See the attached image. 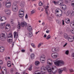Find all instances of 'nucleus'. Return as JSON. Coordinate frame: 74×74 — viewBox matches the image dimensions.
<instances>
[{
	"label": "nucleus",
	"mask_w": 74,
	"mask_h": 74,
	"mask_svg": "<svg viewBox=\"0 0 74 74\" xmlns=\"http://www.w3.org/2000/svg\"><path fill=\"white\" fill-rule=\"evenodd\" d=\"M71 5L72 6L74 7V3H71Z\"/></svg>",
	"instance_id": "nucleus-59"
},
{
	"label": "nucleus",
	"mask_w": 74,
	"mask_h": 74,
	"mask_svg": "<svg viewBox=\"0 0 74 74\" xmlns=\"http://www.w3.org/2000/svg\"><path fill=\"white\" fill-rule=\"evenodd\" d=\"M35 65H38L40 64V62L38 61H36L35 62Z\"/></svg>",
	"instance_id": "nucleus-29"
},
{
	"label": "nucleus",
	"mask_w": 74,
	"mask_h": 74,
	"mask_svg": "<svg viewBox=\"0 0 74 74\" xmlns=\"http://www.w3.org/2000/svg\"><path fill=\"white\" fill-rule=\"evenodd\" d=\"M61 10L59 9H57L56 10L55 14L56 16L58 17H60L62 16V12H61Z\"/></svg>",
	"instance_id": "nucleus-2"
},
{
	"label": "nucleus",
	"mask_w": 74,
	"mask_h": 74,
	"mask_svg": "<svg viewBox=\"0 0 74 74\" xmlns=\"http://www.w3.org/2000/svg\"><path fill=\"white\" fill-rule=\"evenodd\" d=\"M43 44V43H39L38 46V48H40L41 45H42Z\"/></svg>",
	"instance_id": "nucleus-34"
},
{
	"label": "nucleus",
	"mask_w": 74,
	"mask_h": 74,
	"mask_svg": "<svg viewBox=\"0 0 74 74\" xmlns=\"http://www.w3.org/2000/svg\"><path fill=\"white\" fill-rule=\"evenodd\" d=\"M51 74L53 73L54 74H56L58 71V68L55 65H53L51 67Z\"/></svg>",
	"instance_id": "nucleus-3"
},
{
	"label": "nucleus",
	"mask_w": 74,
	"mask_h": 74,
	"mask_svg": "<svg viewBox=\"0 0 74 74\" xmlns=\"http://www.w3.org/2000/svg\"><path fill=\"white\" fill-rule=\"evenodd\" d=\"M22 12H23V14H24V11L22 9H21L20 10L19 13H22Z\"/></svg>",
	"instance_id": "nucleus-33"
},
{
	"label": "nucleus",
	"mask_w": 74,
	"mask_h": 74,
	"mask_svg": "<svg viewBox=\"0 0 74 74\" xmlns=\"http://www.w3.org/2000/svg\"><path fill=\"white\" fill-rule=\"evenodd\" d=\"M3 64V62L2 60H0V65H2Z\"/></svg>",
	"instance_id": "nucleus-39"
},
{
	"label": "nucleus",
	"mask_w": 74,
	"mask_h": 74,
	"mask_svg": "<svg viewBox=\"0 0 74 74\" xmlns=\"http://www.w3.org/2000/svg\"><path fill=\"white\" fill-rule=\"evenodd\" d=\"M70 25L71 26H71H72V28H73V29H74V23L72 22L70 23Z\"/></svg>",
	"instance_id": "nucleus-26"
},
{
	"label": "nucleus",
	"mask_w": 74,
	"mask_h": 74,
	"mask_svg": "<svg viewBox=\"0 0 74 74\" xmlns=\"http://www.w3.org/2000/svg\"><path fill=\"white\" fill-rule=\"evenodd\" d=\"M27 29L29 31H31L32 30V28L31 27V26H29L27 27Z\"/></svg>",
	"instance_id": "nucleus-24"
},
{
	"label": "nucleus",
	"mask_w": 74,
	"mask_h": 74,
	"mask_svg": "<svg viewBox=\"0 0 74 74\" xmlns=\"http://www.w3.org/2000/svg\"><path fill=\"white\" fill-rule=\"evenodd\" d=\"M17 28L18 29H21V24L18 22V24L17 25Z\"/></svg>",
	"instance_id": "nucleus-32"
},
{
	"label": "nucleus",
	"mask_w": 74,
	"mask_h": 74,
	"mask_svg": "<svg viewBox=\"0 0 74 74\" xmlns=\"http://www.w3.org/2000/svg\"><path fill=\"white\" fill-rule=\"evenodd\" d=\"M46 67L48 73L51 74L52 71V69H51V67L49 65H47Z\"/></svg>",
	"instance_id": "nucleus-7"
},
{
	"label": "nucleus",
	"mask_w": 74,
	"mask_h": 74,
	"mask_svg": "<svg viewBox=\"0 0 74 74\" xmlns=\"http://www.w3.org/2000/svg\"><path fill=\"white\" fill-rule=\"evenodd\" d=\"M2 70H4L3 71H2L1 72L2 74H7V69H6V68L5 67H3L2 68Z\"/></svg>",
	"instance_id": "nucleus-10"
},
{
	"label": "nucleus",
	"mask_w": 74,
	"mask_h": 74,
	"mask_svg": "<svg viewBox=\"0 0 74 74\" xmlns=\"http://www.w3.org/2000/svg\"><path fill=\"white\" fill-rule=\"evenodd\" d=\"M7 66L8 67H11V65H8Z\"/></svg>",
	"instance_id": "nucleus-63"
},
{
	"label": "nucleus",
	"mask_w": 74,
	"mask_h": 74,
	"mask_svg": "<svg viewBox=\"0 0 74 74\" xmlns=\"http://www.w3.org/2000/svg\"><path fill=\"white\" fill-rule=\"evenodd\" d=\"M68 41H69V42L72 41V38H70V37H68Z\"/></svg>",
	"instance_id": "nucleus-35"
},
{
	"label": "nucleus",
	"mask_w": 74,
	"mask_h": 74,
	"mask_svg": "<svg viewBox=\"0 0 74 74\" xmlns=\"http://www.w3.org/2000/svg\"><path fill=\"white\" fill-rule=\"evenodd\" d=\"M63 0H60L57 1V3L60 6H62V5L63 4Z\"/></svg>",
	"instance_id": "nucleus-11"
},
{
	"label": "nucleus",
	"mask_w": 74,
	"mask_h": 74,
	"mask_svg": "<svg viewBox=\"0 0 74 74\" xmlns=\"http://www.w3.org/2000/svg\"><path fill=\"white\" fill-rule=\"evenodd\" d=\"M43 37H44L45 38H46L47 37V35L46 34H45L43 36Z\"/></svg>",
	"instance_id": "nucleus-60"
},
{
	"label": "nucleus",
	"mask_w": 74,
	"mask_h": 74,
	"mask_svg": "<svg viewBox=\"0 0 74 74\" xmlns=\"http://www.w3.org/2000/svg\"><path fill=\"white\" fill-rule=\"evenodd\" d=\"M14 38H18V34L16 32H14Z\"/></svg>",
	"instance_id": "nucleus-18"
},
{
	"label": "nucleus",
	"mask_w": 74,
	"mask_h": 74,
	"mask_svg": "<svg viewBox=\"0 0 74 74\" xmlns=\"http://www.w3.org/2000/svg\"><path fill=\"white\" fill-rule=\"evenodd\" d=\"M33 36V34L32 32H29L27 34V36L28 37H31Z\"/></svg>",
	"instance_id": "nucleus-19"
},
{
	"label": "nucleus",
	"mask_w": 74,
	"mask_h": 74,
	"mask_svg": "<svg viewBox=\"0 0 74 74\" xmlns=\"http://www.w3.org/2000/svg\"><path fill=\"white\" fill-rule=\"evenodd\" d=\"M5 35L4 34H0V40L2 41H4L5 39Z\"/></svg>",
	"instance_id": "nucleus-5"
},
{
	"label": "nucleus",
	"mask_w": 74,
	"mask_h": 74,
	"mask_svg": "<svg viewBox=\"0 0 74 74\" xmlns=\"http://www.w3.org/2000/svg\"><path fill=\"white\" fill-rule=\"evenodd\" d=\"M12 10L14 12H16L18 10V6L16 2H14L12 6Z\"/></svg>",
	"instance_id": "nucleus-1"
},
{
	"label": "nucleus",
	"mask_w": 74,
	"mask_h": 74,
	"mask_svg": "<svg viewBox=\"0 0 74 74\" xmlns=\"http://www.w3.org/2000/svg\"><path fill=\"white\" fill-rule=\"evenodd\" d=\"M31 45L33 47V48H36V46H35V45L33 43L31 44Z\"/></svg>",
	"instance_id": "nucleus-44"
},
{
	"label": "nucleus",
	"mask_w": 74,
	"mask_h": 74,
	"mask_svg": "<svg viewBox=\"0 0 74 74\" xmlns=\"http://www.w3.org/2000/svg\"><path fill=\"white\" fill-rule=\"evenodd\" d=\"M65 22L66 23H70V19L67 18L65 19Z\"/></svg>",
	"instance_id": "nucleus-22"
},
{
	"label": "nucleus",
	"mask_w": 74,
	"mask_h": 74,
	"mask_svg": "<svg viewBox=\"0 0 74 74\" xmlns=\"http://www.w3.org/2000/svg\"><path fill=\"white\" fill-rule=\"evenodd\" d=\"M71 32L72 33H73V34H74V29L72 30H71Z\"/></svg>",
	"instance_id": "nucleus-49"
},
{
	"label": "nucleus",
	"mask_w": 74,
	"mask_h": 74,
	"mask_svg": "<svg viewBox=\"0 0 74 74\" xmlns=\"http://www.w3.org/2000/svg\"><path fill=\"white\" fill-rule=\"evenodd\" d=\"M39 5H40V6H41V5H43V4L42 3V2H40L39 3Z\"/></svg>",
	"instance_id": "nucleus-43"
},
{
	"label": "nucleus",
	"mask_w": 74,
	"mask_h": 74,
	"mask_svg": "<svg viewBox=\"0 0 74 74\" xmlns=\"http://www.w3.org/2000/svg\"><path fill=\"white\" fill-rule=\"evenodd\" d=\"M64 71H66V68H64L63 69Z\"/></svg>",
	"instance_id": "nucleus-57"
},
{
	"label": "nucleus",
	"mask_w": 74,
	"mask_h": 74,
	"mask_svg": "<svg viewBox=\"0 0 74 74\" xmlns=\"http://www.w3.org/2000/svg\"><path fill=\"white\" fill-rule=\"evenodd\" d=\"M64 37L65 38H67V34H64Z\"/></svg>",
	"instance_id": "nucleus-42"
},
{
	"label": "nucleus",
	"mask_w": 74,
	"mask_h": 74,
	"mask_svg": "<svg viewBox=\"0 0 74 74\" xmlns=\"http://www.w3.org/2000/svg\"><path fill=\"white\" fill-rule=\"evenodd\" d=\"M71 3H74V0H72V1Z\"/></svg>",
	"instance_id": "nucleus-64"
},
{
	"label": "nucleus",
	"mask_w": 74,
	"mask_h": 74,
	"mask_svg": "<svg viewBox=\"0 0 74 74\" xmlns=\"http://www.w3.org/2000/svg\"><path fill=\"white\" fill-rule=\"evenodd\" d=\"M25 1H22L20 3V6L21 8H23L24 7H25Z\"/></svg>",
	"instance_id": "nucleus-13"
},
{
	"label": "nucleus",
	"mask_w": 74,
	"mask_h": 74,
	"mask_svg": "<svg viewBox=\"0 0 74 74\" xmlns=\"http://www.w3.org/2000/svg\"><path fill=\"white\" fill-rule=\"evenodd\" d=\"M71 15L72 16H73L74 15V12L73 11H71Z\"/></svg>",
	"instance_id": "nucleus-41"
},
{
	"label": "nucleus",
	"mask_w": 74,
	"mask_h": 74,
	"mask_svg": "<svg viewBox=\"0 0 74 74\" xmlns=\"http://www.w3.org/2000/svg\"><path fill=\"white\" fill-rule=\"evenodd\" d=\"M63 70H62L60 69H59L58 70L59 74H61L62 73V72H63Z\"/></svg>",
	"instance_id": "nucleus-21"
},
{
	"label": "nucleus",
	"mask_w": 74,
	"mask_h": 74,
	"mask_svg": "<svg viewBox=\"0 0 74 74\" xmlns=\"http://www.w3.org/2000/svg\"><path fill=\"white\" fill-rule=\"evenodd\" d=\"M24 15V14L23 13H20L19 14V16L20 18H22Z\"/></svg>",
	"instance_id": "nucleus-27"
},
{
	"label": "nucleus",
	"mask_w": 74,
	"mask_h": 74,
	"mask_svg": "<svg viewBox=\"0 0 74 74\" xmlns=\"http://www.w3.org/2000/svg\"><path fill=\"white\" fill-rule=\"evenodd\" d=\"M32 65H30V67L29 68V70H32Z\"/></svg>",
	"instance_id": "nucleus-48"
},
{
	"label": "nucleus",
	"mask_w": 74,
	"mask_h": 74,
	"mask_svg": "<svg viewBox=\"0 0 74 74\" xmlns=\"http://www.w3.org/2000/svg\"><path fill=\"white\" fill-rule=\"evenodd\" d=\"M9 62H10V61H8V63L7 64V65H11V64Z\"/></svg>",
	"instance_id": "nucleus-51"
},
{
	"label": "nucleus",
	"mask_w": 74,
	"mask_h": 74,
	"mask_svg": "<svg viewBox=\"0 0 74 74\" xmlns=\"http://www.w3.org/2000/svg\"><path fill=\"white\" fill-rule=\"evenodd\" d=\"M36 11H35V10H32L31 11V14H34V12H35Z\"/></svg>",
	"instance_id": "nucleus-45"
},
{
	"label": "nucleus",
	"mask_w": 74,
	"mask_h": 74,
	"mask_svg": "<svg viewBox=\"0 0 74 74\" xmlns=\"http://www.w3.org/2000/svg\"><path fill=\"white\" fill-rule=\"evenodd\" d=\"M31 58L32 59H33L34 58V54L33 53H32L31 55Z\"/></svg>",
	"instance_id": "nucleus-31"
},
{
	"label": "nucleus",
	"mask_w": 74,
	"mask_h": 74,
	"mask_svg": "<svg viewBox=\"0 0 74 74\" xmlns=\"http://www.w3.org/2000/svg\"><path fill=\"white\" fill-rule=\"evenodd\" d=\"M21 52H25V50L24 49H22L21 50Z\"/></svg>",
	"instance_id": "nucleus-55"
},
{
	"label": "nucleus",
	"mask_w": 74,
	"mask_h": 74,
	"mask_svg": "<svg viewBox=\"0 0 74 74\" xmlns=\"http://www.w3.org/2000/svg\"><path fill=\"white\" fill-rule=\"evenodd\" d=\"M5 29L7 32H8L10 30V25L9 24H7L5 26Z\"/></svg>",
	"instance_id": "nucleus-9"
},
{
	"label": "nucleus",
	"mask_w": 74,
	"mask_h": 74,
	"mask_svg": "<svg viewBox=\"0 0 74 74\" xmlns=\"http://www.w3.org/2000/svg\"><path fill=\"white\" fill-rule=\"evenodd\" d=\"M61 8H62V10H65L66 9V6L65 5H64L63 3L62 5V6H61Z\"/></svg>",
	"instance_id": "nucleus-17"
},
{
	"label": "nucleus",
	"mask_w": 74,
	"mask_h": 74,
	"mask_svg": "<svg viewBox=\"0 0 74 74\" xmlns=\"http://www.w3.org/2000/svg\"><path fill=\"white\" fill-rule=\"evenodd\" d=\"M45 60H40V62H41V63H44Z\"/></svg>",
	"instance_id": "nucleus-46"
},
{
	"label": "nucleus",
	"mask_w": 74,
	"mask_h": 74,
	"mask_svg": "<svg viewBox=\"0 0 74 74\" xmlns=\"http://www.w3.org/2000/svg\"><path fill=\"white\" fill-rule=\"evenodd\" d=\"M58 53H54L51 54V56L53 59H56L58 58Z\"/></svg>",
	"instance_id": "nucleus-6"
},
{
	"label": "nucleus",
	"mask_w": 74,
	"mask_h": 74,
	"mask_svg": "<svg viewBox=\"0 0 74 74\" xmlns=\"http://www.w3.org/2000/svg\"><path fill=\"white\" fill-rule=\"evenodd\" d=\"M7 41L8 43H11V42H12V39H8L7 40Z\"/></svg>",
	"instance_id": "nucleus-28"
},
{
	"label": "nucleus",
	"mask_w": 74,
	"mask_h": 74,
	"mask_svg": "<svg viewBox=\"0 0 74 74\" xmlns=\"http://www.w3.org/2000/svg\"><path fill=\"white\" fill-rule=\"evenodd\" d=\"M69 51L67 50L65 52V53L66 54V55H69Z\"/></svg>",
	"instance_id": "nucleus-47"
},
{
	"label": "nucleus",
	"mask_w": 74,
	"mask_h": 74,
	"mask_svg": "<svg viewBox=\"0 0 74 74\" xmlns=\"http://www.w3.org/2000/svg\"><path fill=\"white\" fill-rule=\"evenodd\" d=\"M21 24L22 27H24L25 26H27V23L25 22H22L21 23Z\"/></svg>",
	"instance_id": "nucleus-14"
},
{
	"label": "nucleus",
	"mask_w": 74,
	"mask_h": 74,
	"mask_svg": "<svg viewBox=\"0 0 74 74\" xmlns=\"http://www.w3.org/2000/svg\"><path fill=\"white\" fill-rule=\"evenodd\" d=\"M47 64H48V65H52V64H53L52 60L50 59H48L47 60Z\"/></svg>",
	"instance_id": "nucleus-8"
},
{
	"label": "nucleus",
	"mask_w": 74,
	"mask_h": 74,
	"mask_svg": "<svg viewBox=\"0 0 74 74\" xmlns=\"http://www.w3.org/2000/svg\"><path fill=\"white\" fill-rule=\"evenodd\" d=\"M2 18H3L4 19H2L1 20V21H5V20H6V18L5 17H3Z\"/></svg>",
	"instance_id": "nucleus-40"
},
{
	"label": "nucleus",
	"mask_w": 74,
	"mask_h": 74,
	"mask_svg": "<svg viewBox=\"0 0 74 74\" xmlns=\"http://www.w3.org/2000/svg\"><path fill=\"white\" fill-rule=\"evenodd\" d=\"M48 8H49V6H48L45 8V12L47 15H48Z\"/></svg>",
	"instance_id": "nucleus-23"
},
{
	"label": "nucleus",
	"mask_w": 74,
	"mask_h": 74,
	"mask_svg": "<svg viewBox=\"0 0 74 74\" xmlns=\"http://www.w3.org/2000/svg\"><path fill=\"white\" fill-rule=\"evenodd\" d=\"M4 51V48L3 46H0V52H2Z\"/></svg>",
	"instance_id": "nucleus-20"
},
{
	"label": "nucleus",
	"mask_w": 74,
	"mask_h": 74,
	"mask_svg": "<svg viewBox=\"0 0 74 74\" xmlns=\"http://www.w3.org/2000/svg\"><path fill=\"white\" fill-rule=\"evenodd\" d=\"M5 12L6 14H7L8 15H10L11 12H10V10L8 9H5Z\"/></svg>",
	"instance_id": "nucleus-15"
},
{
	"label": "nucleus",
	"mask_w": 74,
	"mask_h": 74,
	"mask_svg": "<svg viewBox=\"0 0 74 74\" xmlns=\"http://www.w3.org/2000/svg\"><path fill=\"white\" fill-rule=\"evenodd\" d=\"M46 32L47 33H49V31H46Z\"/></svg>",
	"instance_id": "nucleus-62"
},
{
	"label": "nucleus",
	"mask_w": 74,
	"mask_h": 74,
	"mask_svg": "<svg viewBox=\"0 0 74 74\" xmlns=\"http://www.w3.org/2000/svg\"><path fill=\"white\" fill-rule=\"evenodd\" d=\"M51 36L50 35H48L46 38V39L47 40H48V39H49V38H51Z\"/></svg>",
	"instance_id": "nucleus-37"
},
{
	"label": "nucleus",
	"mask_w": 74,
	"mask_h": 74,
	"mask_svg": "<svg viewBox=\"0 0 74 74\" xmlns=\"http://www.w3.org/2000/svg\"><path fill=\"white\" fill-rule=\"evenodd\" d=\"M54 64L55 65H60V64H64V62L62 60H58L56 62H54Z\"/></svg>",
	"instance_id": "nucleus-4"
},
{
	"label": "nucleus",
	"mask_w": 74,
	"mask_h": 74,
	"mask_svg": "<svg viewBox=\"0 0 74 74\" xmlns=\"http://www.w3.org/2000/svg\"><path fill=\"white\" fill-rule=\"evenodd\" d=\"M67 43H66L64 45H63L64 47H66V46L67 45Z\"/></svg>",
	"instance_id": "nucleus-58"
},
{
	"label": "nucleus",
	"mask_w": 74,
	"mask_h": 74,
	"mask_svg": "<svg viewBox=\"0 0 74 74\" xmlns=\"http://www.w3.org/2000/svg\"><path fill=\"white\" fill-rule=\"evenodd\" d=\"M42 70H44L45 71L46 70V69H45V68L44 67H42L41 68Z\"/></svg>",
	"instance_id": "nucleus-50"
},
{
	"label": "nucleus",
	"mask_w": 74,
	"mask_h": 74,
	"mask_svg": "<svg viewBox=\"0 0 74 74\" xmlns=\"http://www.w3.org/2000/svg\"><path fill=\"white\" fill-rule=\"evenodd\" d=\"M69 71L71 72H73V71H73V70L72 69H69Z\"/></svg>",
	"instance_id": "nucleus-53"
},
{
	"label": "nucleus",
	"mask_w": 74,
	"mask_h": 74,
	"mask_svg": "<svg viewBox=\"0 0 74 74\" xmlns=\"http://www.w3.org/2000/svg\"><path fill=\"white\" fill-rule=\"evenodd\" d=\"M70 11H68L67 12V13L66 14V15L67 16H69V15H70Z\"/></svg>",
	"instance_id": "nucleus-38"
},
{
	"label": "nucleus",
	"mask_w": 74,
	"mask_h": 74,
	"mask_svg": "<svg viewBox=\"0 0 74 74\" xmlns=\"http://www.w3.org/2000/svg\"><path fill=\"white\" fill-rule=\"evenodd\" d=\"M52 51L53 52H56V51H57V50L56 48H53L52 49Z\"/></svg>",
	"instance_id": "nucleus-30"
},
{
	"label": "nucleus",
	"mask_w": 74,
	"mask_h": 74,
	"mask_svg": "<svg viewBox=\"0 0 74 74\" xmlns=\"http://www.w3.org/2000/svg\"><path fill=\"white\" fill-rule=\"evenodd\" d=\"M12 35L11 33H10L8 36V39H10L11 40H12Z\"/></svg>",
	"instance_id": "nucleus-16"
},
{
	"label": "nucleus",
	"mask_w": 74,
	"mask_h": 74,
	"mask_svg": "<svg viewBox=\"0 0 74 74\" xmlns=\"http://www.w3.org/2000/svg\"><path fill=\"white\" fill-rule=\"evenodd\" d=\"M62 25H64V20H62Z\"/></svg>",
	"instance_id": "nucleus-61"
},
{
	"label": "nucleus",
	"mask_w": 74,
	"mask_h": 74,
	"mask_svg": "<svg viewBox=\"0 0 74 74\" xmlns=\"http://www.w3.org/2000/svg\"><path fill=\"white\" fill-rule=\"evenodd\" d=\"M53 3H54V4H56L58 3V2L56 1H53Z\"/></svg>",
	"instance_id": "nucleus-54"
},
{
	"label": "nucleus",
	"mask_w": 74,
	"mask_h": 74,
	"mask_svg": "<svg viewBox=\"0 0 74 74\" xmlns=\"http://www.w3.org/2000/svg\"><path fill=\"white\" fill-rule=\"evenodd\" d=\"M10 71L11 73H13V72H14V70H13V69H11L10 70Z\"/></svg>",
	"instance_id": "nucleus-52"
},
{
	"label": "nucleus",
	"mask_w": 74,
	"mask_h": 74,
	"mask_svg": "<svg viewBox=\"0 0 74 74\" xmlns=\"http://www.w3.org/2000/svg\"><path fill=\"white\" fill-rule=\"evenodd\" d=\"M25 18H28V16H27V14H26L25 16Z\"/></svg>",
	"instance_id": "nucleus-56"
},
{
	"label": "nucleus",
	"mask_w": 74,
	"mask_h": 74,
	"mask_svg": "<svg viewBox=\"0 0 74 74\" xmlns=\"http://www.w3.org/2000/svg\"><path fill=\"white\" fill-rule=\"evenodd\" d=\"M45 56L44 55H42L41 56L40 58V60H42V59H45Z\"/></svg>",
	"instance_id": "nucleus-36"
},
{
	"label": "nucleus",
	"mask_w": 74,
	"mask_h": 74,
	"mask_svg": "<svg viewBox=\"0 0 74 74\" xmlns=\"http://www.w3.org/2000/svg\"><path fill=\"white\" fill-rule=\"evenodd\" d=\"M5 26V25L4 24L2 23L1 24L0 27L1 29H3L4 28Z\"/></svg>",
	"instance_id": "nucleus-25"
},
{
	"label": "nucleus",
	"mask_w": 74,
	"mask_h": 74,
	"mask_svg": "<svg viewBox=\"0 0 74 74\" xmlns=\"http://www.w3.org/2000/svg\"><path fill=\"white\" fill-rule=\"evenodd\" d=\"M5 4L7 8H10L11 7V3L10 2L7 3V2H5Z\"/></svg>",
	"instance_id": "nucleus-12"
}]
</instances>
